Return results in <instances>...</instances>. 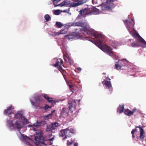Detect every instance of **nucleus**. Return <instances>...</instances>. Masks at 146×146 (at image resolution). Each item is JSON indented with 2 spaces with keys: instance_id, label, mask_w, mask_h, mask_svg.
<instances>
[{
  "instance_id": "1",
  "label": "nucleus",
  "mask_w": 146,
  "mask_h": 146,
  "mask_svg": "<svg viewBox=\"0 0 146 146\" xmlns=\"http://www.w3.org/2000/svg\"><path fill=\"white\" fill-rule=\"evenodd\" d=\"M92 36L97 39L96 43L97 45L100 49L104 52L107 53L111 56H113V52L112 51V48L106 45L102 44V41L104 39V36L101 34L97 33H93L92 34Z\"/></svg>"
},
{
  "instance_id": "2",
  "label": "nucleus",
  "mask_w": 146,
  "mask_h": 146,
  "mask_svg": "<svg viewBox=\"0 0 146 146\" xmlns=\"http://www.w3.org/2000/svg\"><path fill=\"white\" fill-rule=\"evenodd\" d=\"M64 25V30L66 29H68L69 27L72 26H81V28H80V30L81 32H86L87 34L90 35L92 36V33H96L92 31H90L87 27H84L83 26L84 25V24L82 22H77L76 23H68Z\"/></svg>"
},
{
  "instance_id": "3",
  "label": "nucleus",
  "mask_w": 146,
  "mask_h": 146,
  "mask_svg": "<svg viewBox=\"0 0 146 146\" xmlns=\"http://www.w3.org/2000/svg\"><path fill=\"white\" fill-rule=\"evenodd\" d=\"M118 0H106L105 3L100 5L102 11L111 10L116 6Z\"/></svg>"
},
{
  "instance_id": "4",
  "label": "nucleus",
  "mask_w": 146,
  "mask_h": 146,
  "mask_svg": "<svg viewBox=\"0 0 146 146\" xmlns=\"http://www.w3.org/2000/svg\"><path fill=\"white\" fill-rule=\"evenodd\" d=\"M13 120H8L7 121V125L11 129L15 130H19L22 127V126L18 121H17L15 123H14Z\"/></svg>"
},
{
  "instance_id": "5",
  "label": "nucleus",
  "mask_w": 146,
  "mask_h": 146,
  "mask_svg": "<svg viewBox=\"0 0 146 146\" xmlns=\"http://www.w3.org/2000/svg\"><path fill=\"white\" fill-rule=\"evenodd\" d=\"M54 61L56 62V63L55 64H53V66L55 67H57V68L64 77V70L63 69L62 67V66H64L63 64V61L60 58L58 59L54 58Z\"/></svg>"
},
{
  "instance_id": "6",
  "label": "nucleus",
  "mask_w": 146,
  "mask_h": 146,
  "mask_svg": "<svg viewBox=\"0 0 146 146\" xmlns=\"http://www.w3.org/2000/svg\"><path fill=\"white\" fill-rule=\"evenodd\" d=\"M133 36L135 38L137 39V38L138 40L141 43L143 44L141 46L143 48H146V41L141 37L138 33L136 31L133 33Z\"/></svg>"
},
{
  "instance_id": "7",
  "label": "nucleus",
  "mask_w": 146,
  "mask_h": 146,
  "mask_svg": "<svg viewBox=\"0 0 146 146\" xmlns=\"http://www.w3.org/2000/svg\"><path fill=\"white\" fill-rule=\"evenodd\" d=\"M76 101H77V100H73L72 99H70L68 101L69 111L71 113L75 109Z\"/></svg>"
},
{
  "instance_id": "8",
  "label": "nucleus",
  "mask_w": 146,
  "mask_h": 146,
  "mask_svg": "<svg viewBox=\"0 0 146 146\" xmlns=\"http://www.w3.org/2000/svg\"><path fill=\"white\" fill-rule=\"evenodd\" d=\"M74 130L70 127H68L64 129V139L68 137H70L74 133Z\"/></svg>"
},
{
  "instance_id": "9",
  "label": "nucleus",
  "mask_w": 146,
  "mask_h": 146,
  "mask_svg": "<svg viewBox=\"0 0 146 146\" xmlns=\"http://www.w3.org/2000/svg\"><path fill=\"white\" fill-rule=\"evenodd\" d=\"M35 102L31 101V102L32 105L37 106L39 105L40 103L42 100V97L41 96H37L35 97Z\"/></svg>"
},
{
  "instance_id": "10",
  "label": "nucleus",
  "mask_w": 146,
  "mask_h": 146,
  "mask_svg": "<svg viewBox=\"0 0 146 146\" xmlns=\"http://www.w3.org/2000/svg\"><path fill=\"white\" fill-rule=\"evenodd\" d=\"M14 109L12 105H10L7 108V109L5 110L3 112L4 114L8 116L9 115L13 113V110Z\"/></svg>"
},
{
  "instance_id": "11",
  "label": "nucleus",
  "mask_w": 146,
  "mask_h": 146,
  "mask_svg": "<svg viewBox=\"0 0 146 146\" xmlns=\"http://www.w3.org/2000/svg\"><path fill=\"white\" fill-rule=\"evenodd\" d=\"M91 13L90 8L80 10V14L82 15L83 17H85L86 15Z\"/></svg>"
},
{
  "instance_id": "12",
  "label": "nucleus",
  "mask_w": 146,
  "mask_h": 146,
  "mask_svg": "<svg viewBox=\"0 0 146 146\" xmlns=\"http://www.w3.org/2000/svg\"><path fill=\"white\" fill-rule=\"evenodd\" d=\"M136 110L137 109L135 108H134L132 111L128 109H125L124 110V113L126 115L129 116L133 115Z\"/></svg>"
},
{
  "instance_id": "13",
  "label": "nucleus",
  "mask_w": 146,
  "mask_h": 146,
  "mask_svg": "<svg viewBox=\"0 0 146 146\" xmlns=\"http://www.w3.org/2000/svg\"><path fill=\"white\" fill-rule=\"evenodd\" d=\"M64 62H67L70 64L73 63V61L70 58L67 52L64 50Z\"/></svg>"
},
{
  "instance_id": "14",
  "label": "nucleus",
  "mask_w": 146,
  "mask_h": 146,
  "mask_svg": "<svg viewBox=\"0 0 146 146\" xmlns=\"http://www.w3.org/2000/svg\"><path fill=\"white\" fill-rule=\"evenodd\" d=\"M131 21V22H127V20H126L125 21V22H126L127 24L126 25V26L127 28L129 31H130V29L134 27L135 24V23L133 21V20L132 19Z\"/></svg>"
},
{
  "instance_id": "15",
  "label": "nucleus",
  "mask_w": 146,
  "mask_h": 146,
  "mask_svg": "<svg viewBox=\"0 0 146 146\" xmlns=\"http://www.w3.org/2000/svg\"><path fill=\"white\" fill-rule=\"evenodd\" d=\"M14 118L21 120H26L27 121V120L26 119L21 113H20L19 112H17L15 114Z\"/></svg>"
},
{
  "instance_id": "16",
  "label": "nucleus",
  "mask_w": 146,
  "mask_h": 146,
  "mask_svg": "<svg viewBox=\"0 0 146 146\" xmlns=\"http://www.w3.org/2000/svg\"><path fill=\"white\" fill-rule=\"evenodd\" d=\"M90 11L91 13H92L94 14L97 15L99 13V9L96 8L94 7H92L90 8Z\"/></svg>"
},
{
  "instance_id": "17",
  "label": "nucleus",
  "mask_w": 146,
  "mask_h": 146,
  "mask_svg": "<svg viewBox=\"0 0 146 146\" xmlns=\"http://www.w3.org/2000/svg\"><path fill=\"white\" fill-rule=\"evenodd\" d=\"M43 97L46 99L49 102L51 103L52 104L56 102L55 100H52V98H49L46 94H44Z\"/></svg>"
},
{
  "instance_id": "18",
  "label": "nucleus",
  "mask_w": 146,
  "mask_h": 146,
  "mask_svg": "<svg viewBox=\"0 0 146 146\" xmlns=\"http://www.w3.org/2000/svg\"><path fill=\"white\" fill-rule=\"evenodd\" d=\"M105 85L106 86V88L109 89L111 91L112 90V86L110 81L106 80L104 83Z\"/></svg>"
},
{
  "instance_id": "19",
  "label": "nucleus",
  "mask_w": 146,
  "mask_h": 146,
  "mask_svg": "<svg viewBox=\"0 0 146 146\" xmlns=\"http://www.w3.org/2000/svg\"><path fill=\"white\" fill-rule=\"evenodd\" d=\"M60 0H54L53 1V4L54 7H57L60 6L62 7L64 6V2H62L61 3L58 4V2Z\"/></svg>"
},
{
  "instance_id": "20",
  "label": "nucleus",
  "mask_w": 146,
  "mask_h": 146,
  "mask_svg": "<svg viewBox=\"0 0 146 146\" xmlns=\"http://www.w3.org/2000/svg\"><path fill=\"white\" fill-rule=\"evenodd\" d=\"M124 110V105H119L117 109V111L119 113H122Z\"/></svg>"
},
{
  "instance_id": "21",
  "label": "nucleus",
  "mask_w": 146,
  "mask_h": 146,
  "mask_svg": "<svg viewBox=\"0 0 146 146\" xmlns=\"http://www.w3.org/2000/svg\"><path fill=\"white\" fill-rule=\"evenodd\" d=\"M51 128L52 130L56 129L59 126V124L57 122L52 123L51 124Z\"/></svg>"
},
{
  "instance_id": "22",
  "label": "nucleus",
  "mask_w": 146,
  "mask_h": 146,
  "mask_svg": "<svg viewBox=\"0 0 146 146\" xmlns=\"http://www.w3.org/2000/svg\"><path fill=\"white\" fill-rule=\"evenodd\" d=\"M65 33L64 32V38H66L68 40L71 39H72L74 38V36L73 35L69 34L68 35H65Z\"/></svg>"
},
{
  "instance_id": "23",
  "label": "nucleus",
  "mask_w": 146,
  "mask_h": 146,
  "mask_svg": "<svg viewBox=\"0 0 146 146\" xmlns=\"http://www.w3.org/2000/svg\"><path fill=\"white\" fill-rule=\"evenodd\" d=\"M54 36L59 35L60 34H63L64 33V30L62 29L60 30L58 32H55L54 33Z\"/></svg>"
},
{
  "instance_id": "24",
  "label": "nucleus",
  "mask_w": 146,
  "mask_h": 146,
  "mask_svg": "<svg viewBox=\"0 0 146 146\" xmlns=\"http://www.w3.org/2000/svg\"><path fill=\"white\" fill-rule=\"evenodd\" d=\"M56 27L58 28H61L63 26V24L59 22H56Z\"/></svg>"
},
{
  "instance_id": "25",
  "label": "nucleus",
  "mask_w": 146,
  "mask_h": 146,
  "mask_svg": "<svg viewBox=\"0 0 146 146\" xmlns=\"http://www.w3.org/2000/svg\"><path fill=\"white\" fill-rule=\"evenodd\" d=\"M145 137L144 135V131L141 130V131H140V139L141 140H143Z\"/></svg>"
},
{
  "instance_id": "26",
  "label": "nucleus",
  "mask_w": 146,
  "mask_h": 146,
  "mask_svg": "<svg viewBox=\"0 0 146 146\" xmlns=\"http://www.w3.org/2000/svg\"><path fill=\"white\" fill-rule=\"evenodd\" d=\"M64 79L65 80L66 83L67 85H68L70 88V90H71L72 87H73L72 85V83L68 81L67 80H66L64 78Z\"/></svg>"
},
{
  "instance_id": "27",
  "label": "nucleus",
  "mask_w": 146,
  "mask_h": 146,
  "mask_svg": "<svg viewBox=\"0 0 146 146\" xmlns=\"http://www.w3.org/2000/svg\"><path fill=\"white\" fill-rule=\"evenodd\" d=\"M62 12L59 9L54 10L53 13L54 14L56 15H58Z\"/></svg>"
},
{
  "instance_id": "28",
  "label": "nucleus",
  "mask_w": 146,
  "mask_h": 146,
  "mask_svg": "<svg viewBox=\"0 0 146 146\" xmlns=\"http://www.w3.org/2000/svg\"><path fill=\"white\" fill-rule=\"evenodd\" d=\"M74 140H72V139L70 140V141H67V146H70L74 143Z\"/></svg>"
},
{
  "instance_id": "29",
  "label": "nucleus",
  "mask_w": 146,
  "mask_h": 146,
  "mask_svg": "<svg viewBox=\"0 0 146 146\" xmlns=\"http://www.w3.org/2000/svg\"><path fill=\"white\" fill-rule=\"evenodd\" d=\"M23 139L25 141H26L27 142V144H29L30 145V143L28 142V140L29 139H30L28 137L25 136V137H23Z\"/></svg>"
},
{
  "instance_id": "30",
  "label": "nucleus",
  "mask_w": 146,
  "mask_h": 146,
  "mask_svg": "<svg viewBox=\"0 0 146 146\" xmlns=\"http://www.w3.org/2000/svg\"><path fill=\"white\" fill-rule=\"evenodd\" d=\"M137 130L136 129H133L131 131V133L132 135V137L133 139H134L135 138V136L134 135V133L135 131H137Z\"/></svg>"
},
{
  "instance_id": "31",
  "label": "nucleus",
  "mask_w": 146,
  "mask_h": 146,
  "mask_svg": "<svg viewBox=\"0 0 146 146\" xmlns=\"http://www.w3.org/2000/svg\"><path fill=\"white\" fill-rule=\"evenodd\" d=\"M55 110H54L51 113L49 114L48 115H47L45 117V119H48L49 118H51L52 114V113L55 111Z\"/></svg>"
},
{
  "instance_id": "32",
  "label": "nucleus",
  "mask_w": 146,
  "mask_h": 146,
  "mask_svg": "<svg viewBox=\"0 0 146 146\" xmlns=\"http://www.w3.org/2000/svg\"><path fill=\"white\" fill-rule=\"evenodd\" d=\"M131 46L133 47H136L138 46L139 45L137 44V42H134L132 43Z\"/></svg>"
},
{
  "instance_id": "33",
  "label": "nucleus",
  "mask_w": 146,
  "mask_h": 146,
  "mask_svg": "<svg viewBox=\"0 0 146 146\" xmlns=\"http://www.w3.org/2000/svg\"><path fill=\"white\" fill-rule=\"evenodd\" d=\"M50 17L49 15L48 14L44 16V18L47 21L49 20Z\"/></svg>"
},
{
  "instance_id": "34",
  "label": "nucleus",
  "mask_w": 146,
  "mask_h": 146,
  "mask_svg": "<svg viewBox=\"0 0 146 146\" xmlns=\"http://www.w3.org/2000/svg\"><path fill=\"white\" fill-rule=\"evenodd\" d=\"M52 130V128H51V125L49 126H48L46 128V130L47 131H50Z\"/></svg>"
},
{
  "instance_id": "35",
  "label": "nucleus",
  "mask_w": 146,
  "mask_h": 146,
  "mask_svg": "<svg viewBox=\"0 0 146 146\" xmlns=\"http://www.w3.org/2000/svg\"><path fill=\"white\" fill-rule=\"evenodd\" d=\"M135 128H139L140 129V131H141V130H142L143 131H144V130L143 129L142 127H141L140 125H139L138 126H136L135 127Z\"/></svg>"
},
{
  "instance_id": "36",
  "label": "nucleus",
  "mask_w": 146,
  "mask_h": 146,
  "mask_svg": "<svg viewBox=\"0 0 146 146\" xmlns=\"http://www.w3.org/2000/svg\"><path fill=\"white\" fill-rule=\"evenodd\" d=\"M49 108V106L48 105H46L44 107V109L45 110L48 109Z\"/></svg>"
},
{
  "instance_id": "37",
  "label": "nucleus",
  "mask_w": 146,
  "mask_h": 146,
  "mask_svg": "<svg viewBox=\"0 0 146 146\" xmlns=\"http://www.w3.org/2000/svg\"><path fill=\"white\" fill-rule=\"evenodd\" d=\"M115 66L116 68L117 69L120 68V66L118 64H115Z\"/></svg>"
},
{
  "instance_id": "38",
  "label": "nucleus",
  "mask_w": 146,
  "mask_h": 146,
  "mask_svg": "<svg viewBox=\"0 0 146 146\" xmlns=\"http://www.w3.org/2000/svg\"><path fill=\"white\" fill-rule=\"evenodd\" d=\"M39 123H35V124H33V125L35 127H37V126H39Z\"/></svg>"
},
{
  "instance_id": "39",
  "label": "nucleus",
  "mask_w": 146,
  "mask_h": 146,
  "mask_svg": "<svg viewBox=\"0 0 146 146\" xmlns=\"http://www.w3.org/2000/svg\"><path fill=\"white\" fill-rule=\"evenodd\" d=\"M70 8H69L68 9L64 10V12L68 13L70 11Z\"/></svg>"
},
{
  "instance_id": "40",
  "label": "nucleus",
  "mask_w": 146,
  "mask_h": 146,
  "mask_svg": "<svg viewBox=\"0 0 146 146\" xmlns=\"http://www.w3.org/2000/svg\"><path fill=\"white\" fill-rule=\"evenodd\" d=\"M76 69L77 70H78L79 71H81V70H82L81 68L80 67H77Z\"/></svg>"
},
{
  "instance_id": "41",
  "label": "nucleus",
  "mask_w": 146,
  "mask_h": 146,
  "mask_svg": "<svg viewBox=\"0 0 146 146\" xmlns=\"http://www.w3.org/2000/svg\"><path fill=\"white\" fill-rule=\"evenodd\" d=\"M68 113H67V118H68L69 119V120H68V121H71L72 120L70 118V116H69L68 115Z\"/></svg>"
},
{
  "instance_id": "42",
  "label": "nucleus",
  "mask_w": 146,
  "mask_h": 146,
  "mask_svg": "<svg viewBox=\"0 0 146 146\" xmlns=\"http://www.w3.org/2000/svg\"><path fill=\"white\" fill-rule=\"evenodd\" d=\"M54 138L53 137L51 138L50 139H48L49 141H53L54 140Z\"/></svg>"
},
{
  "instance_id": "43",
  "label": "nucleus",
  "mask_w": 146,
  "mask_h": 146,
  "mask_svg": "<svg viewBox=\"0 0 146 146\" xmlns=\"http://www.w3.org/2000/svg\"><path fill=\"white\" fill-rule=\"evenodd\" d=\"M78 143H75L74 144V146H78Z\"/></svg>"
},
{
  "instance_id": "44",
  "label": "nucleus",
  "mask_w": 146,
  "mask_h": 146,
  "mask_svg": "<svg viewBox=\"0 0 146 146\" xmlns=\"http://www.w3.org/2000/svg\"><path fill=\"white\" fill-rule=\"evenodd\" d=\"M94 0H92V2L93 4H96V3L94 2Z\"/></svg>"
},
{
  "instance_id": "45",
  "label": "nucleus",
  "mask_w": 146,
  "mask_h": 146,
  "mask_svg": "<svg viewBox=\"0 0 146 146\" xmlns=\"http://www.w3.org/2000/svg\"><path fill=\"white\" fill-rule=\"evenodd\" d=\"M62 52L63 54V58H64V52L63 50H62Z\"/></svg>"
},
{
  "instance_id": "46",
  "label": "nucleus",
  "mask_w": 146,
  "mask_h": 146,
  "mask_svg": "<svg viewBox=\"0 0 146 146\" xmlns=\"http://www.w3.org/2000/svg\"><path fill=\"white\" fill-rule=\"evenodd\" d=\"M64 132V129H62V130L61 131V132L62 133V132Z\"/></svg>"
},
{
  "instance_id": "47",
  "label": "nucleus",
  "mask_w": 146,
  "mask_h": 146,
  "mask_svg": "<svg viewBox=\"0 0 146 146\" xmlns=\"http://www.w3.org/2000/svg\"><path fill=\"white\" fill-rule=\"evenodd\" d=\"M90 40L92 42H93V41L91 39H88V40Z\"/></svg>"
},
{
  "instance_id": "48",
  "label": "nucleus",
  "mask_w": 146,
  "mask_h": 146,
  "mask_svg": "<svg viewBox=\"0 0 146 146\" xmlns=\"http://www.w3.org/2000/svg\"><path fill=\"white\" fill-rule=\"evenodd\" d=\"M37 137H35V140L36 141L37 140Z\"/></svg>"
},
{
  "instance_id": "49",
  "label": "nucleus",
  "mask_w": 146,
  "mask_h": 146,
  "mask_svg": "<svg viewBox=\"0 0 146 146\" xmlns=\"http://www.w3.org/2000/svg\"><path fill=\"white\" fill-rule=\"evenodd\" d=\"M60 135H61L62 137H63V134H62V135H61L60 134Z\"/></svg>"
},
{
  "instance_id": "50",
  "label": "nucleus",
  "mask_w": 146,
  "mask_h": 146,
  "mask_svg": "<svg viewBox=\"0 0 146 146\" xmlns=\"http://www.w3.org/2000/svg\"><path fill=\"white\" fill-rule=\"evenodd\" d=\"M50 143V145H52V143Z\"/></svg>"
},
{
  "instance_id": "51",
  "label": "nucleus",
  "mask_w": 146,
  "mask_h": 146,
  "mask_svg": "<svg viewBox=\"0 0 146 146\" xmlns=\"http://www.w3.org/2000/svg\"><path fill=\"white\" fill-rule=\"evenodd\" d=\"M64 110V108H62V111Z\"/></svg>"
},
{
  "instance_id": "52",
  "label": "nucleus",
  "mask_w": 146,
  "mask_h": 146,
  "mask_svg": "<svg viewBox=\"0 0 146 146\" xmlns=\"http://www.w3.org/2000/svg\"><path fill=\"white\" fill-rule=\"evenodd\" d=\"M133 31H135V29H133Z\"/></svg>"
},
{
  "instance_id": "53",
  "label": "nucleus",
  "mask_w": 146,
  "mask_h": 146,
  "mask_svg": "<svg viewBox=\"0 0 146 146\" xmlns=\"http://www.w3.org/2000/svg\"><path fill=\"white\" fill-rule=\"evenodd\" d=\"M80 100H79L78 101V102H80Z\"/></svg>"
},
{
  "instance_id": "54",
  "label": "nucleus",
  "mask_w": 146,
  "mask_h": 146,
  "mask_svg": "<svg viewBox=\"0 0 146 146\" xmlns=\"http://www.w3.org/2000/svg\"><path fill=\"white\" fill-rule=\"evenodd\" d=\"M103 74H105V73H103Z\"/></svg>"
},
{
  "instance_id": "55",
  "label": "nucleus",
  "mask_w": 146,
  "mask_h": 146,
  "mask_svg": "<svg viewBox=\"0 0 146 146\" xmlns=\"http://www.w3.org/2000/svg\"><path fill=\"white\" fill-rule=\"evenodd\" d=\"M109 80H110V78H109Z\"/></svg>"
},
{
  "instance_id": "56",
  "label": "nucleus",
  "mask_w": 146,
  "mask_h": 146,
  "mask_svg": "<svg viewBox=\"0 0 146 146\" xmlns=\"http://www.w3.org/2000/svg\"><path fill=\"white\" fill-rule=\"evenodd\" d=\"M103 82H102V83L103 84Z\"/></svg>"
},
{
  "instance_id": "57",
  "label": "nucleus",
  "mask_w": 146,
  "mask_h": 146,
  "mask_svg": "<svg viewBox=\"0 0 146 146\" xmlns=\"http://www.w3.org/2000/svg\"><path fill=\"white\" fill-rule=\"evenodd\" d=\"M64 139V138H63V139Z\"/></svg>"
}]
</instances>
